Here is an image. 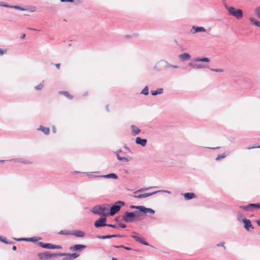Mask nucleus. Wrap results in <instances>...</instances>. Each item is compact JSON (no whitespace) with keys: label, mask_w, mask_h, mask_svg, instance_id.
Segmentation results:
<instances>
[{"label":"nucleus","mask_w":260,"mask_h":260,"mask_svg":"<svg viewBox=\"0 0 260 260\" xmlns=\"http://www.w3.org/2000/svg\"><path fill=\"white\" fill-rule=\"evenodd\" d=\"M228 10L230 15L238 19H240L243 17V11L241 9H236L234 7H230L228 8Z\"/></svg>","instance_id":"nucleus-1"},{"label":"nucleus","mask_w":260,"mask_h":260,"mask_svg":"<svg viewBox=\"0 0 260 260\" xmlns=\"http://www.w3.org/2000/svg\"><path fill=\"white\" fill-rule=\"evenodd\" d=\"M193 60L194 62H190L189 63V66L194 69H201L204 68V66L196 62L199 61L209 62L210 61V59L209 58L207 57H204L202 58H194Z\"/></svg>","instance_id":"nucleus-2"},{"label":"nucleus","mask_w":260,"mask_h":260,"mask_svg":"<svg viewBox=\"0 0 260 260\" xmlns=\"http://www.w3.org/2000/svg\"><path fill=\"white\" fill-rule=\"evenodd\" d=\"M92 211L95 214L103 216H107L109 215V208L104 206L95 207L93 208Z\"/></svg>","instance_id":"nucleus-3"},{"label":"nucleus","mask_w":260,"mask_h":260,"mask_svg":"<svg viewBox=\"0 0 260 260\" xmlns=\"http://www.w3.org/2000/svg\"><path fill=\"white\" fill-rule=\"evenodd\" d=\"M124 205V203L122 201H117L115 205L112 206L111 207L110 212L109 213V215L113 216L115 214H116L117 212H118L120 208L122 206Z\"/></svg>","instance_id":"nucleus-4"},{"label":"nucleus","mask_w":260,"mask_h":260,"mask_svg":"<svg viewBox=\"0 0 260 260\" xmlns=\"http://www.w3.org/2000/svg\"><path fill=\"white\" fill-rule=\"evenodd\" d=\"M56 256H57V253H52L49 252L38 253V256L40 260H48Z\"/></svg>","instance_id":"nucleus-5"},{"label":"nucleus","mask_w":260,"mask_h":260,"mask_svg":"<svg viewBox=\"0 0 260 260\" xmlns=\"http://www.w3.org/2000/svg\"><path fill=\"white\" fill-rule=\"evenodd\" d=\"M130 208L132 209H139L141 212H142L144 214H146L147 213H149L151 214H153L155 213L154 210H153V209H150V208H147L142 206H137L131 205L130 206Z\"/></svg>","instance_id":"nucleus-6"},{"label":"nucleus","mask_w":260,"mask_h":260,"mask_svg":"<svg viewBox=\"0 0 260 260\" xmlns=\"http://www.w3.org/2000/svg\"><path fill=\"white\" fill-rule=\"evenodd\" d=\"M39 245L44 248L47 249H61L62 247L58 245H53L50 243H44L39 242Z\"/></svg>","instance_id":"nucleus-7"},{"label":"nucleus","mask_w":260,"mask_h":260,"mask_svg":"<svg viewBox=\"0 0 260 260\" xmlns=\"http://www.w3.org/2000/svg\"><path fill=\"white\" fill-rule=\"evenodd\" d=\"M137 214V212H136ZM135 216V213L133 212H126L123 216V219L125 222H132Z\"/></svg>","instance_id":"nucleus-8"},{"label":"nucleus","mask_w":260,"mask_h":260,"mask_svg":"<svg viewBox=\"0 0 260 260\" xmlns=\"http://www.w3.org/2000/svg\"><path fill=\"white\" fill-rule=\"evenodd\" d=\"M86 248V246L82 244H76L70 248V250L72 251L80 252Z\"/></svg>","instance_id":"nucleus-9"},{"label":"nucleus","mask_w":260,"mask_h":260,"mask_svg":"<svg viewBox=\"0 0 260 260\" xmlns=\"http://www.w3.org/2000/svg\"><path fill=\"white\" fill-rule=\"evenodd\" d=\"M106 218H100L98 220L95 221L94 225L95 227L98 228L100 226H106Z\"/></svg>","instance_id":"nucleus-10"},{"label":"nucleus","mask_w":260,"mask_h":260,"mask_svg":"<svg viewBox=\"0 0 260 260\" xmlns=\"http://www.w3.org/2000/svg\"><path fill=\"white\" fill-rule=\"evenodd\" d=\"M132 238H133L134 239H135L136 241L142 243L145 245H149L148 243L145 241H144L143 239V238L140 237L138 234L136 235H133L131 236Z\"/></svg>","instance_id":"nucleus-11"},{"label":"nucleus","mask_w":260,"mask_h":260,"mask_svg":"<svg viewBox=\"0 0 260 260\" xmlns=\"http://www.w3.org/2000/svg\"><path fill=\"white\" fill-rule=\"evenodd\" d=\"M136 143L142 146H145L147 143V140L145 139H142L140 137H137L136 139Z\"/></svg>","instance_id":"nucleus-12"},{"label":"nucleus","mask_w":260,"mask_h":260,"mask_svg":"<svg viewBox=\"0 0 260 260\" xmlns=\"http://www.w3.org/2000/svg\"><path fill=\"white\" fill-rule=\"evenodd\" d=\"M239 208H242L246 211H252L254 209V204H250L247 206H241L239 207Z\"/></svg>","instance_id":"nucleus-13"},{"label":"nucleus","mask_w":260,"mask_h":260,"mask_svg":"<svg viewBox=\"0 0 260 260\" xmlns=\"http://www.w3.org/2000/svg\"><path fill=\"white\" fill-rule=\"evenodd\" d=\"M243 222L244 224V228L247 230H249V228H251L253 229L252 225L251 223V221L249 219H243Z\"/></svg>","instance_id":"nucleus-14"},{"label":"nucleus","mask_w":260,"mask_h":260,"mask_svg":"<svg viewBox=\"0 0 260 260\" xmlns=\"http://www.w3.org/2000/svg\"><path fill=\"white\" fill-rule=\"evenodd\" d=\"M77 237H83L85 236V233L81 231H72V234Z\"/></svg>","instance_id":"nucleus-15"},{"label":"nucleus","mask_w":260,"mask_h":260,"mask_svg":"<svg viewBox=\"0 0 260 260\" xmlns=\"http://www.w3.org/2000/svg\"><path fill=\"white\" fill-rule=\"evenodd\" d=\"M184 199L186 200H188L191 199H193L196 197V195L193 192H187L185 193L184 194Z\"/></svg>","instance_id":"nucleus-16"},{"label":"nucleus","mask_w":260,"mask_h":260,"mask_svg":"<svg viewBox=\"0 0 260 260\" xmlns=\"http://www.w3.org/2000/svg\"><path fill=\"white\" fill-rule=\"evenodd\" d=\"M157 191H155V192H151V193H144V194H139V195H138V196H135L134 197L136 198H146V197H149L151 195H153L154 194V193H156Z\"/></svg>","instance_id":"nucleus-17"},{"label":"nucleus","mask_w":260,"mask_h":260,"mask_svg":"<svg viewBox=\"0 0 260 260\" xmlns=\"http://www.w3.org/2000/svg\"><path fill=\"white\" fill-rule=\"evenodd\" d=\"M131 128L132 129V134L133 135H138L141 132V130L135 125H132Z\"/></svg>","instance_id":"nucleus-18"},{"label":"nucleus","mask_w":260,"mask_h":260,"mask_svg":"<svg viewBox=\"0 0 260 260\" xmlns=\"http://www.w3.org/2000/svg\"><path fill=\"white\" fill-rule=\"evenodd\" d=\"M179 58L184 61L189 59L190 58V56L189 54L185 53L179 55Z\"/></svg>","instance_id":"nucleus-19"},{"label":"nucleus","mask_w":260,"mask_h":260,"mask_svg":"<svg viewBox=\"0 0 260 260\" xmlns=\"http://www.w3.org/2000/svg\"><path fill=\"white\" fill-rule=\"evenodd\" d=\"M59 93L63 95L69 99H72L73 98V96L71 95L68 91H59Z\"/></svg>","instance_id":"nucleus-20"},{"label":"nucleus","mask_w":260,"mask_h":260,"mask_svg":"<svg viewBox=\"0 0 260 260\" xmlns=\"http://www.w3.org/2000/svg\"><path fill=\"white\" fill-rule=\"evenodd\" d=\"M39 129H40L46 135H48L50 133V129L48 127H45L43 126H40Z\"/></svg>","instance_id":"nucleus-21"},{"label":"nucleus","mask_w":260,"mask_h":260,"mask_svg":"<svg viewBox=\"0 0 260 260\" xmlns=\"http://www.w3.org/2000/svg\"><path fill=\"white\" fill-rule=\"evenodd\" d=\"M193 28H194L195 29V32H200V31L205 32L206 31L205 28L203 27L193 26Z\"/></svg>","instance_id":"nucleus-22"},{"label":"nucleus","mask_w":260,"mask_h":260,"mask_svg":"<svg viewBox=\"0 0 260 260\" xmlns=\"http://www.w3.org/2000/svg\"><path fill=\"white\" fill-rule=\"evenodd\" d=\"M119 237V236L116 235H108V236H100L98 237L100 239H109L113 237Z\"/></svg>","instance_id":"nucleus-23"},{"label":"nucleus","mask_w":260,"mask_h":260,"mask_svg":"<svg viewBox=\"0 0 260 260\" xmlns=\"http://www.w3.org/2000/svg\"><path fill=\"white\" fill-rule=\"evenodd\" d=\"M249 20L253 23L255 25L260 27V21H257V20H255L254 18H249Z\"/></svg>","instance_id":"nucleus-24"},{"label":"nucleus","mask_w":260,"mask_h":260,"mask_svg":"<svg viewBox=\"0 0 260 260\" xmlns=\"http://www.w3.org/2000/svg\"><path fill=\"white\" fill-rule=\"evenodd\" d=\"M65 256L62 260H71V258L70 257L68 253H60V254H57V256Z\"/></svg>","instance_id":"nucleus-25"},{"label":"nucleus","mask_w":260,"mask_h":260,"mask_svg":"<svg viewBox=\"0 0 260 260\" xmlns=\"http://www.w3.org/2000/svg\"><path fill=\"white\" fill-rule=\"evenodd\" d=\"M105 178H112L114 179H117V176L114 173H111L106 175L104 176Z\"/></svg>","instance_id":"nucleus-26"},{"label":"nucleus","mask_w":260,"mask_h":260,"mask_svg":"<svg viewBox=\"0 0 260 260\" xmlns=\"http://www.w3.org/2000/svg\"><path fill=\"white\" fill-rule=\"evenodd\" d=\"M162 90H163V89L162 88H159V89H158L156 90L152 91H151V94L153 95H157L158 94H160V93H161L162 92Z\"/></svg>","instance_id":"nucleus-27"},{"label":"nucleus","mask_w":260,"mask_h":260,"mask_svg":"<svg viewBox=\"0 0 260 260\" xmlns=\"http://www.w3.org/2000/svg\"><path fill=\"white\" fill-rule=\"evenodd\" d=\"M70 257L71 258V259L72 260L73 259H75L77 257H78L79 256V254H78L77 253H68Z\"/></svg>","instance_id":"nucleus-28"},{"label":"nucleus","mask_w":260,"mask_h":260,"mask_svg":"<svg viewBox=\"0 0 260 260\" xmlns=\"http://www.w3.org/2000/svg\"><path fill=\"white\" fill-rule=\"evenodd\" d=\"M60 235H70L72 234V231H60L59 233Z\"/></svg>","instance_id":"nucleus-29"},{"label":"nucleus","mask_w":260,"mask_h":260,"mask_svg":"<svg viewBox=\"0 0 260 260\" xmlns=\"http://www.w3.org/2000/svg\"><path fill=\"white\" fill-rule=\"evenodd\" d=\"M255 14L257 15V16L258 17L260 18V8L259 7H258L255 9Z\"/></svg>","instance_id":"nucleus-30"},{"label":"nucleus","mask_w":260,"mask_h":260,"mask_svg":"<svg viewBox=\"0 0 260 260\" xmlns=\"http://www.w3.org/2000/svg\"><path fill=\"white\" fill-rule=\"evenodd\" d=\"M141 93L145 95H147L148 94V89L147 86L144 88V89L142 91Z\"/></svg>","instance_id":"nucleus-31"},{"label":"nucleus","mask_w":260,"mask_h":260,"mask_svg":"<svg viewBox=\"0 0 260 260\" xmlns=\"http://www.w3.org/2000/svg\"><path fill=\"white\" fill-rule=\"evenodd\" d=\"M225 156V155L224 154H222L221 155H218V156L217 157V158H216V159L217 160H219V159L224 158Z\"/></svg>","instance_id":"nucleus-32"},{"label":"nucleus","mask_w":260,"mask_h":260,"mask_svg":"<svg viewBox=\"0 0 260 260\" xmlns=\"http://www.w3.org/2000/svg\"><path fill=\"white\" fill-rule=\"evenodd\" d=\"M43 87V84L42 83H40L39 85L35 87V88L37 90H40Z\"/></svg>","instance_id":"nucleus-33"},{"label":"nucleus","mask_w":260,"mask_h":260,"mask_svg":"<svg viewBox=\"0 0 260 260\" xmlns=\"http://www.w3.org/2000/svg\"><path fill=\"white\" fill-rule=\"evenodd\" d=\"M213 72H218V73H221L223 72V70L221 69H211Z\"/></svg>","instance_id":"nucleus-34"},{"label":"nucleus","mask_w":260,"mask_h":260,"mask_svg":"<svg viewBox=\"0 0 260 260\" xmlns=\"http://www.w3.org/2000/svg\"><path fill=\"white\" fill-rule=\"evenodd\" d=\"M217 246H222L224 248V249H225V247L224 246V242H220L219 243H218L217 244Z\"/></svg>","instance_id":"nucleus-35"},{"label":"nucleus","mask_w":260,"mask_h":260,"mask_svg":"<svg viewBox=\"0 0 260 260\" xmlns=\"http://www.w3.org/2000/svg\"><path fill=\"white\" fill-rule=\"evenodd\" d=\"M254 209H260V203L258 204H254Z\"/></svg>","instance_id":"nucleus-36"},{"label":"nucleus","mask_w":260,"mask_h":260,"mask_svg":"<svg viewBox=\"0 0 260 260\" xmlns=\"http://www.w3.org/2000/svg\"><path fill=\"white\" fill-rule=\"evenodd\" d=\"M6 51L0 49V56L4 55L6 53Z\"/></svg>","instance_id":"nucleus-37"},{"label":"nucleus","mask_w":260,"mask_h":260,"mask_svg":"<svg viewBox=\"0 0 260 260\" xmlns=\"http://www.w3.org/2000/svg\"><path fill=\"white\" fill-rule=\"evenodd\" d=\"M0 240L2 241V242H4L5 243H7V242L6 241V238H4V237H0Z\"/></svg>","instance_id":"nucleus-38"},{"label":"nucleus","mask_w":260,"mask_h":260,"mask_svg":"<svg viewBox=\"0 0 260 260\" xmlns=\"http://www.w3.org/2000/svg\"><path fill=\"white\" fill-rule=\"evenodd\" d=\"M61 2H73L74 0H60Z\"/></svg>","instance_id":"nucleus-39"},{"label":"nucleus","mask_w":260,"mask_h":260,"mask_svg":"<svg viewBox=\"0 0 260 260\" xmlns=\"http://www.w3.org/2000/svg\"><path fill=\"white\" fill-rule=\"evenodd\" d=\"M119 225L122 228H125L126 227V225L123 223H119Z\"/></svg>","instance_id":"nucleus-40"},{"label":"nucleus","mask_w":260,"mask_h":260,"mask_svg":"<svg viewBox=\"0 0 260 260\" xmlns=\"http://www.w3.org/2000/svg\"><path fill=\"white\" fill-rule=\"evenodd\" d=\"M106 226H108L109 227H111V228H116V226L115 225H113V224H106Z\"/></svg>","instance_id":"nucleus-41"},{"label":"nucleus","mask_w":260,"mask_h":260,"mask_svg":"<svg viewBox=\"0 0 260 260\" xmlns=\"http://www.w3.org/2000/svg\"><path fill=\"white\" fill-rule=\"evenodd\" d=\"M254 148H260V146H257L249 147L247 148V149H250Z\"/></svg>","instance_id":"nucleus-42"},{"label":"nucleus","mask_w":260,"mask_h":260,"mask_svg":"<svg viewBox=\"0 0 260 260\" xmlns=\"http://www.w3.org/2000/svg\"><path fill=\"white\" fill-rule=\"evenodd\" d=\"M117 158L120 160H122L123 159H125V158H122L119 155L117 156Z\"/></svg>","instance_id":"nucleus-43"},{"label":"nucleus","mask_w":260,"mask_h":260,"mask_svg":"<svg viewBox=\"0 0 260 260\" xmlns=\"http://www.w3.org/2000/svg\"><path fill=\"white\" fill-rule=\"evenodd\" d=\"M123 248H124L125 249L127 250H131V248L130 247H128L123 246Z\"/></svg>","instance_id":"nucleus-44"},{"label":"nucleus","mask_w":260,"mask_h":260,"mask_svg":"<svg viewBox=\"0 0 260 260\" xmlns=\"http://www.w3.org/2000/svg\"><path fill=\"white\" fill-rule=\"evenodd\" d=\"M123 245H119V246H114V247H116V248H123Z\"/></svg>","instance_id":"nucleus-45"},{"label":"nucleus","mask_w":260,"mask_h":260,"mask_svg":"<svg viewBox=\"0 0 260 260\" xmlns=\"http://www.w3.org/2000/svg\"><path fill=\"white\" fill-rule=\"evenodd\" d=\"M60 63H57V64H55V66H56V67L57 69H59V68H60Z\"/></svg>","instance_id":"nucleus-46"},{"label":"nucleus","mask_w":260,"mask_h":260,"mask_svg":"<svg viewBox=\"0 0 260 260\" xmlns=\"http://www.w3.org/2000/svg\"><path fill=\"white\" fill-rule=\"evenodd\" d=\"M25 34H23V35H22V36L21 37V38L22 39H24V38H25Z\"/></svg>","instance_id":"nucleus-47"},{"label":"nucleus","mask_w":260,"mask_h":260,"mask_svg":"<svg viewBox=\"0 0 260 260\" xmlns=\"http://www.w3.org/2000/svg\"><path fill=\"white\" fill-rule=\"evenodd\" d=\"M257 223L260 226V218L257 221Z\"/></svg>","instance_id":"nucleus-48"},{"label":"nucleus","mask_w":260,"mask_h":260,"mask_svg":"<svg viewBox=\"0 0 260 260\" xmlns=\"http://www.w3.org/2000/svg\"><path fill=\"white\" fill-rule=\"evenodd\" d=\"M16 248H16V246H13L12 247V249H13V250H15L16 249Z\"/></svg>","instance_id":"nucleus-49"},{"label":"nucleus","mask_w":260,"mask_h":260,"mask_svg":"<svg viewBox=\"0 0 260 260\" xmlns=\"http://www.w3.org/2000/svg\"><path fill=\"white\" fill-rule=\"evenodd\" d=\"M15 8H17V9H20V10H23V9H22V8H19V7H18V6L15 7Z\"/></svg>","instance_id":"nucleus-50"},{"label":"nucleus","mask_w":260,"mask_h":260,"mask_svg":"<svg viewBox=\"0 0 260 260\" xmlns=\"http://www.w3.org/2000/svg\"><path fill=\"white\" fill-rule=\"evenodd\" d=\"M146 189H142L138 190V191H143V190H146Z\"/></svg>","instance_id":"nucleus-51"},{"label":"nucleus","mask_w":260,"mask_h":260,"mask_svg":"<svg viewBox=\"0 0 260 260\" xmlns=\"http://www.w3.org/2000/svg\"><path fill=\"white\" fill-rule=\"evenodd\" d=\"M172 67H173V68H178V67H177V66H172Z\"/></svg>","instance_id":"nucleus-52"},{"label":"nucleus","mask_w":260,"mask_h":260,"mask_svg":"<svg viewBox=\"0 0 260 260\" xmlns=\"http://www.w3.org/2000/svg\"><path fill=\"white\" fill-rule=\"evenodd\" d=\"M112 260H117V259L114 257H112Z\"/></svg>","instance_id":"nucleus-53"},{"label":"nucleus","mask_w":260,"mask_h":260,"mask_svg":"<svg viewBox=\"0 0 260 260\" xmlns=\"http://www.w3.org/2000/svg\"><path fill=\"white\" fill-rule=\"evenodd\" d=\"M24 162V163H25V164H27V163H30V162H28V161H27V162L26 161V162Z\"/></svg>","instance_id":"nucleus-54"},{"label":"nucleus","mask_w":260,"mask_h":260,"mask_svg":"<svg viewBox=\"0 0 260 260\" xmlns=\"http://www.w3.org/2000/svg\"><path fill=\"white\" fill-rule=\"evenodd\" d=\"M35 11V9L34 8V10H32L31 11L34 12Z\"/></svg>","instance_id":"nucleus-55"}]
</instances>
